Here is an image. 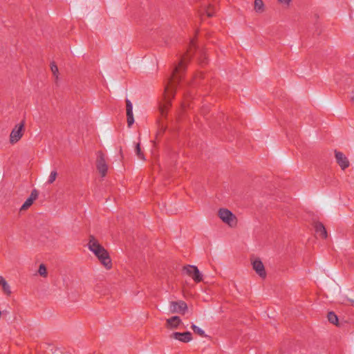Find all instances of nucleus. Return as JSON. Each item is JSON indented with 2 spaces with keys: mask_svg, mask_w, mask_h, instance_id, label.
Masks as SVG:
<instances>
[{
  "mask_svg": "<svg viewBox=\"0 0 354 354\" xmlns=\"http://www.w3.org/2000/svg\"><path fill=\"white\" fill-rule=\"evenodd\" d=\"M169 337L180 342L187 343L192 339V335L189 331L184 333L174 332L169 335Z\"/></svg>",
  "mask_w": 354,
  "mask_h": 354,
  "instance_id": "8",
  "label": "nucleus"
},
{
  "mask_svg": "<svg viewBox=\"0 0 354 354\" xmlns=\"http://www.w3.org/2000/svg\"><path fill=\"white\" fill-rule=\"evenodd\" d=\"M96 167L102 177H104L106 175L108 165L105 159V155L101 151L97 152Z\"/></svg>",
  "mask_w": 354,
  "mask_h": 354,
  "instance_id": "4",
  "label": "nucleus"
},
{
  "mask_svg": "<svg viewBox=\"0 0 354 354\" xmlns=\"http://www.w3.org/2000/svg\"><path fill=\"white\" fill-rule=\"evenodd\" d=\"M127 117L128 127H131V125L134 123L133 110L127 111Z\"/></svg>",
  "mask_w": 354,
  "mask_h": 354,
  "instance_id": "19",
  "label": "nucleus"
},
{
  "mask_svg": "<svg viewBox=\"0 0 354 354\" xmlns=\"http://www.w3.org/2000/svg\"><path fill=\"white\" fill-rule=\"evenodd\" d=\"M315 230L316 233L322 239H326L327 238V232L324 227V225L320 223L317 222L315 224Z\"/></svg>",
  "mask_w": 354,
  "mask_h": 354,
  "instance_id": "14",
  "label": "nucleus"
},
{
  "mask_svg": "<svg viewBox=\"0 0 354 354\" xmlns=\"http://www.w3.org/2000/svg\"><path fill=\"white\" fill-rule=\"evenodd\" d=\"M351 100L352 102H354V96H352L351 97Z\"/></svg>",
  "mask_w": 354,
  "mask_h": 354,
  "instance_id": "28",
  "label": "nucleus"
},
{
  "mask_svg": "<svg viewBox=\"0 0 354 354\" xmlns=\"http://www.w3.org/2000/svg\"><path fill=\"white\" fill-rule=\"evenodd\" d=\"M184 270L196 283L203 280V275L196 266L188 265L184 267Z\"/></svg>",
  "mask_w": 354,
  "mask_h": 354,
  "instance_id": "6",
  "label": "nucleus"
},
{
  "mask_svg": "<svg viewBox=\"0 0 354 354\" xmlns=\"http://www.w3.org/2000/svg\"><path fill=\"white\" fill-rule=\"evenodd\" d=\"M126 109H127V111L133 110L132 103L128 99L126 100Z\"/></svg>",
  "mask_w": 354,
  "mask_h": 354,
  "instance_id": "24",
  "label": "nucleus"
},
{
  "mask_svg": "<svg viewBox=\"0 0 354 354\" xmlns=\"http://www.w3.org/2000/svg\"><path fill=\"white\" fill-rule=\"evenodd\" d=\"M328 321L331 323V324H333L335 325H337L338 324V317L336 315V314L333 312H329L328 313Z\"/></svg>",
  "mask_w": 354,
  "mask_h": 354,
  "instance_id": "16",
  "label": "nucleus"
},
{
  "mask_svg": "<svg viewBox=\"0 0 354 354\" xmlns=\"http://www.w3.org/2000/svg\"><path fill=\"white\" fill-rule=\"evenodd\" d=\"M25 122L22 121L21 123L15 125L10 135V142L12 144L17 142L23 136V130Z\"/></svg>",
  "mask_w": 354,
  "mask_h": 354,
  "instance_id": "5",
  "label": "nucleus"
},
{
  "mask_svg": "<svg viewBox=\"0 0 354 354\" xmlns=\"http://www.w3.org/2000/svg\"><path fill=\"white\" fill-rule=\"evenodd\" d=\"M254 10L257 12H263L264 11V3L262 0H255L254 5Z\"/></svg>",
  "mask_w": 354,
  "mask_h": 354,
  "instance_id": "15",
  "label": "nucleus"
},
{
  "mask_svg": "<svg viewBox=\"0 0 354 354\" xmlns=\"http://www.w3.org/2000/svg\"><path fill=\"white\" fill-rule=\"evenodd\" d=\"M219 218L230 227L235 226L236 218L232 212L227 209L221 208L218 210Z\"/></svg>",
  "mask_w": 354,
  "mask_h": 354,
  "instance_id": "3",
  "label": "nucleus"
},
{
  "mask_svg": "<svg viewBox=\"0 0 354 354\" xmlns=\"http://www.w3.org/2000/svg\"><path fill=\"white\" fill-rule=\"evenodd\" d=\"M100 286L99 284L96 285V286H95V290L96 292H100Z\"/></svg>",
  "mask_w": 354,
  "mask_h": 354,
  "instance_id": "27",
  "label": "nucleus"
},
{
  "mask_svg": "<svg viewBox=\"0 0 354 354\" xmlns=\"http://www.w3.org/2000/svg\"><path fill=\"white\" fill-rule=\"evenodd\" d=\"M180 324V318L178 316H173L167 319L166 326L168 328L176 329Z\"/></svg>",
  "mask_w": 354,
  "mask_h": 354,
  "instance_id": "13",
  "label": "nucleus"
},
{
  "mask_svg": "<svg viewBox=\"0 0 354 354\" xmlns=\"http://www.w3.org/2000/svg\"><path fill=\"white\" fill-rule=\"evenodd\" d=\"M169 310L172 313H181L184 315L187 310V305L183 301H171Z\"/></svg>",
  "mask_w": 354,
  "mask_h": 354,
  "instance_id": "7",
  "label": "nucleus"
},
{
  "mask_svg": "<svg viewBox=\"0 0 354 354\" xmlns=\"http://www.w3.org/2000/svg\"><path fill=\"white\" fill-rule=\"evenodd\" d=\"M88 248L99 259L100 263L106 268L112 267V262L106 250L98 242L93 235L89 236Z\"/></svg>",
  "mask_w": 354,
  "mask_h": 354,
  "instance_id": "2",
  "label": "nucleus"
},
{
  "mask_svg": "<svg viewBox=\"0 0 354 354\" xmlns=\"http://www.w3.org/2000/svg\"><path fill=\"white\" fill-rule=\"evenodd\" d=\"M194 40H192L190 41L189 47L187 53L183 55L178 65L174 69L172 75L165 88V104L160 107V111L162 115H166L167 110L171 104V99L174 97L176 85L180 80V72L182 70H185V64L189 59L192 49L194 48Z\"/></svg>",
  "mask_w": 354,
  "mask_h": 354,
  "instance_id": "1",
  "label": "nucleus"
},
{
  "mask_svg": "<svg viewBox=\"0 0 354 354\" xmlns=\"http://www.w3.org/2000/svg\"><path fill=\"white\" fill-rule=\"evenodd\" d=\"M57 176V171H55V170L52 171L50 172V174L49 177H48V180L47 183H48V184H52V183H54V181L56 180Z\"/></svg>",
  "mask_w": 354,
  "mask_h": 354,
  "instance_id": "23",
  "label": "nucleus"
},
{
  "mask_svg": "<svg viewBox=\"0 0 354 354\" xmlns=\"http://www.w3.org/2000/svg\"><path fill=\"white\" fill-rule=\"evenodd\" d=\"M50 69L55 78L58 79L59 70L57 66L55 64V62H52L50 64Z\"/></svg>",
  "mask_w": 354,
  "mask_h": 354,
  "instance_id": "22",
  "label": "nucleus"
},
{
  "mask_svg": "<svg viewBox=\"0 0 354 354\" xmlns=\"http://www.w3.org/2000/svg\"><path fill=\"white\" fill-rule=\"evenodd\" d=\"M215 12L213 6L210 4L208 0H204L201 5L200 14L201 16L206 15L208 17H212Z\"/></svg>",
  "mask_w": 354,
  "mask_h": 354,
  "instance_id": "9",
  "label": "nucleus"
},
{
  "mask_svg": "<svg viewBox=\"0 0 354 354\" xmlns=\"http://www.w3.org/2000/svg\"><path fill=\"white\" fill-rule=\"evenodd\" d=\"M38 191L35 189L32 190L31 194L30 196L26 200L24 203L22 205V206L20 208V210H26L28 207H30L33 202L38 198Z\"/></svg>",
  "mask_w": 354,
  "mask_h": 354,
  "instance_id": "12",
  "label": "nucleus"
},
{
  "mask_svg": "<svg viewBox=\"0 0 354 354\" xmlns=\"http://www.w3.org/2000/svg\"><path fill=\"white\" fill-rule=\"evenodd\" d=\"M280 3L286 5L288 6L290 5V3L291 0H277Z\"/></svg>",
  "mask_w": 354,
  "mask_h": 354,
  "instance_id": "25",
  "label": "nucleus"
},
{
  "mask_svg": "<svg viewBox=\"0 0 354 354\" xmlns=\"http://www.w3.org/2000/svg\"><path fill=\"white\" fill-rule=\"evenodd\" d=\"M252 268L260 277L265 278L266 277V272L261 260H254L252 262Z\"/></svg>",
  "mask_w": 354,
  "mask_h": 354,
  "instance_id": "11",
  "label": "nucleus"
},
{
  "mask_svg": "<svg viewBox=\"0 0 354 354\" xmlns=\"http://www.w3.org/2000/svg\"><path fill=\"white\" fill-rule=\"evenodd\" d=\"M135 152L138 158L142 160H145V155L141 151L140 142L136 143L135 147Z\"/></svg>",
  "mask_w": 354,
  "mask_h": 354,
  "instance_id": "17",
  "label": "nucleus"
},
{
  "mask_svg": "<svg viewBox=\"0 0 354 354\" xmlns=\"http://www.w3.org/2000/svg\"><path fill=\"white\" fill-rule=\"evenodd\" d=\"M335 156L337 164L342 170H344L349 167L350 163L348 159L342 152L335 150Z\"/></svg>",
  "mask_w": 354,
  "mask_h": 354,
  "instance_id": "10",
  "label": "nucleus"
},
{
  "mask_svg": "<svg viewBox=\"0 0 354 354\" xmlns=\"http://www.w3.org/2000/svg\"><path fill=\"white\" fill-rule=\"evenodd\" d=\"M38 273L39 274L40 276H41L43 277H47V274H48L47 269L44 264L41 263L39 265Z\"/></svg>",
  "mask_w": 354,
  "mask_h": 354,
  "instance_id": "21",
  "label": "nucleus"
},
{
  "mask_svg": "<svg viewBox=\"0 0 354 354\" xmlns=\"http://www.w3.org/2000/svg\"><path fill=\"white\" fill-rule=\"evenodd\" d=\"M201 64H205V59H204L203 61H201Z\"/></svg>",
  "mask_w": 354,
  "mask_h": 354,
  "instance_id": "29",
  "label": "nucleus"
},
{
  "mask_svg": "<svg viewBox=\"0 0 354 354\" xmlns=\"http://www.w3.org/2000/svg\"><path fill=\"white\" fill-rule=\"evenodd\" d=\"M191 328L193 330V331L195 333L198 334L199 336L206 337L205 331L203 329H201V328H199L198 326H196L195 324H192L191 326Z\"/></svg>",
  "mask_w": 354,
  "mask_h": 354,
  "instance_id": "20",
  "label": "nucleus"
},
{
  "mask_svg": "<svg viewBox=\"0 0 354 354\" xmlns=\"http://www.w3.org/2000/svg\"><path fill=\"white\" fill-rule=\"evenodd\" d=\"M202 77H203V74H202L201 73H198L197 74H196V75H194V82H193V83H192V84H195V82H196V79H197L198 77L202 78Z\"/></svg>",
  "mask_w": 354,
  "mask_h": 354,
  "instance_id": "26",
  "label": "nucleus"
},
{
  "mask_svg": "<svg viewBox=\"0 0 354 354\" xmlns=\"http://www.w3.org/2000/svg\"><path fill=\"white\" fill-rule=\"evenodd\" d=\"M2 286L3 291L6 295L10 296L11 295V290L9 284L7 283L6 280H3V282L0 284Z\"/></svg>",
  "mask_w": 354,
  "mask_h": 354,
  "instance_id": "18",
  "label": "nucleus"
}]
</instances>
